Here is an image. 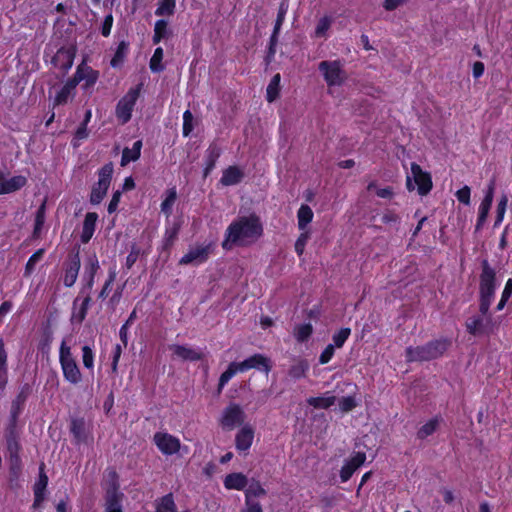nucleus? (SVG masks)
<instances>
[{"label":"nucleus","instance_id":"f257e3e1","mask_svg":"<svg viewBox=\"0 0 512 512\" xmlns=\"http://www.w3.org/2000/svg\"><path fill=\"white\" fill-rule=\"evenodd\" d=\"M261 234L262 225L257 216L238 217L227 227L222 247L230 250L234 246H246L255 242Z\"/></svg>","mask_w":512,"mask_h":512},{"label":"nucleus","instance_id":"f03ea898","mask_svg":"<svg viewBox=\"0 0 512 512\" xmlns=\"http://www.w3.org/2000/svg\"><path fill=\"white\" fill-rule=\"evenodd\" d=\"M59 363L65 381L78 385L82 381V373L72 353L71 347L63 340L59 347Z\"/></svg>","mask_w":512,"mask_h":512},{"label":"nucleus","instance_id":"7ed1b4c3","mask_svg":"<svg viewBox=\"0 0 512 512\" xmlns=\"http://www.w3.org/2000/svg\"><path fill=\"white\" fill-rule=\"evenodd\" d=\"M496 290L495 272L488 265L487 262L483 264L482 273L480 276V312L486 316L489 308L494 299Z\"/></svg>","mask_w":512,"mask_h":512},{"label":"nucleus","instance_id":"20e7f679","mask_svg":"<svg viewBox=\"0 0 512 512\" xmlns=\"http://www.w3.org/2000/svg\"><path fill=\"white\" fill-rule=\"evenodd\" d=\"M153 443L157 449L166 457L182 456L188 452V447L183 445L181 440L166 431H158L153 436Z\"/></svg>","mask_w":512,"mask_h":512},{"label":"nucleus","instance_id":"39448f33","mask_svg":"<svg viewBox=\"0 0 512 512\" xmlns=\"http://www.w3.org/2000/svg\"><path fill=\"white\" fill-rule=\"evenodd\" d=\"M447 346L446 341H434L425 346L408 347L406 349V359L409 362L435 359L445 352Z\"/></svg>","mask_w":512,"mask_h":512},{"label":"nucleus","instance_id":"423d86ee","mask_svg":"<svg viewBox=\"0 0 512 512\" xmlns=\"http://www.w3.org/2000/svg\"><path fill=\"white\" fill-rule=\"evenodd\" d=\"M318 69L329 88V92L334 87L342 86L347 80L343 65L338 60L322 61L319 63Z\"/></svg>","mask_w":512,"mask_h":512},{"label":"nucleus","instance_id":"0eeeda50","mask_svg":"<svg viewBox=\"0 0 512 512\" xmlns=\"http://www.w3.org/2000/svg\"><path fill=\"white\" fill-rule=\"evenodd\" d=\"M406 186L409 191L417 187L420 195H426L432 188L431 176L424 172L418 164L412 163L411 172L407 175Z\"/></svg>","mask_w":512,"mask_h":512},{"label":"nucleus","instance_id":"6e6552de","mask_svg":"<svg viewBox=\"0 0 512 512\" xmlns=\"http://www.w3.org/2000/svg\"><path fill=\"white\" fill-rule=\"evenodd\" d=\"M140 95V86L130 88L127 93L118 101L115 108V115L121 124L127 123Z\"/></svg>","mask_w":512,"mask_h":512},{"label":"nucleus","instance_id":"1a4fd4ad","mask_svg":"<svg viewBox=\"0 0 512 512\" xmlns=\"http://www.w3.org/2000/svg\"><path fill=\"white\" fill-rule=\"evenodd\" d=\"M113 173L111 164L103 166L98 173V182L93 186L90 201L92 204H99L105 197L110 186Z\"/></svg>","mask_w":512,"mask_h":512},{"label":"nucleus","instance_id":"9d476101","mask_svg":"<svg viewBox=\"0 0 512 512\" xmlns=\"http://www.w3.org/2000/svg\"><path fill=\"white\" fill-rule=\"evenodd\" d=\"M72 78L74 79L76 85L82 83L81 89L83 91L91 93L92 88L99 78V73L98 71L88 66L85 61H82L77 66Z\"/></svg>","mask_w":512,"mask_h":512},{"label":"nucleus","instance_id":"9b49d317","mask_svg":"<svg viewBox=\"0 0 512 512\" xmlns=\"http://www.w3.org/2000/svg\"><path fill=\"white\" fill-rule=\"evenodd\" d=\"M245 412L238 404L228 405L221 414L219 423L223 429L232 430L245 420Z\"/></svg>","mask_w":512,"mask_h":512},{"label":"nucleus","instance_id":"f8f14e48","mask_svg":"<svg viewBox=\"0 0 512 512\" xmlns=\"http://www.w3.org/2000/svg\"><path fill=\"white\" fill-rule=\"evenodd\" d=\"M76 56V47L73 45L59 49L52 59L53 66L62 73L68 72Z\"/></svg>","mask_w":512,"mask_h":512},{"label":"nucleus","instance_id":"ddd939ff","mask_svg":"<svg viewBox=\"0 0 512 512\" xmlns=\"http://www.w3.org/2000/svg\"><path fill=\"white\" fill-rule=\"evenodd\" d=\"M240 372H246L250 369H257L268 374L271 370V363L269 358L262 354H254L247 359L238 362Z\"/></svg>","mask_w":512,"mask_h":512},{"label":"nucleus","instance_id":"4468645a","mask_svg":"<svg viewBox=\"0 0 512 512\" xmlns=\"http://www.w3.org/2000/svg\"><path fill=\"white\" fill-rule=\"evenodd\" d=\"M467 331L472 335H481L492 331V320L490 315L473 316L467 319L465 323Z\"/></svg>","mask_w":512,"mask_h":512},{"label":"nucleus","instance_id":"2eb2a0df","mask_svg":"<svg viewBox=\"0 0 512 512\" xmlns=\"http://www.w3.org/2000/svg\"><path fill=\"white\" fill-rule=\"evenodd\" d=\"M210 254V245H198L189 249V251L182 256L179 263L182 265L200 264L207 260Z\"/></svg>","mask_w":512,"mask_h":512},{"label":"nucleus","instance_id":"dca6fc26","mask_svg":"<svg viewBox=\"0 0 512 512\" xmlns=\"http://www.w3.org/2000/svg\"><path fill=\"white\" fill-rule=\"evenodd\" d=\"M365 460L366 454L364 452L354 453L348 460L345 461L340 470L341 481L347 482L353 473L364 464Z\"/></svg>","mask_w":512,"mask_h":512},{"label":"nucleus","instance_id":"f3484780","mask_svg":"<svg viewBox=\"0 0 512 512\" xmlns=\"http://www.w3.org/2000/svg\"><path fill=\"white\" fill-rule=\"evenodd\" d=\"M254 439V429L250 425H244L236 434L235 445L239 452L249 450Z\"/></svg>","mask_w":512,"mask_h":512},{"label":"nucleus","instance_id":"a211bd4d","mask_svg":"<svg viewBox=\"0 0 512 512\" xmlns=\"http://www.w3.org/2000/svg\"><path fill=\"white\" fill-rule=\"evenodd\" d=\"M169 349L174 357L183 361H197L203 356L201 351L184 345H171Z\"/></svg>","mask_w":512,"mask_h":512},{"label":"nucleus","instance_id":"6ab92c4d","mask_svg":"<svg viewBox=\"0 0 512 512\" xmlns=\"http://www.w3.org/2000/svg\"><path fill=\"white\" fill-rule=\"evenodd\" d=\"M122 498L123 494L116 487L109 489L105 497V512H123Z\"/></svg>","mask_w":512,"mask_h":512},{"label":"nucleus","instance_id":"aec40b11","mask_svg":"<svg viewBox=\"0 0 512 512\" xmlns=\"http://www.w3.org/2000/svg\"><path fill=\"white\" fill-rule=\"evenodd\" d=\"M76 83L73 78H70L66 81V83L60 88V90L56 93L54 98V103L56 105L66 104L69 100H71L75 96L76 92Z\"/></svg>","mask_w":512,"mask_h":512},{"label":"nucleus","instance_id":"412c9836","mask_svg":"<svg viewBox=\"0 0 512 512\" xmlns=\"http://www.w3.org/2000/svg\"><path fill=\"white\" fill-rule=\"evenodd\" d=\"M27 183V179L24 176L18 175L13 176L10 179L5 180L4 178L0 181V195L13 193L20 190Z\"/></svg>","mask_w":512,"mask_h":512},{"label":"nucleus","instance_id":"4be33fe9","mask_svg":"<svg viewBox=\"0 0 512 512\" xmlns=\"http://www.w3.org/2000/svg\"><path fill=\"white\" fill-rule=\"evenodd\" d=\"M336 402V396L327 391L320 396L310 397L307 399V403L315 409H328L333 406Z\"/></svg>","mask_w":512,"mask_h":512},{"label":"nucleus","instance_id":"5701e85b","mask_svg":"<svg viewBox=\"0 0 512 512\" xmlns=\"http://www.w3.org/2000/svg\"><path fill=\"white\" fill-rule=\"evenodd\" d=\"M90 304V297L86 296L81 302L79 299H75L73 303V311L71 315L72 323L80 324L86 317L88 307Z\"/></svg>","mask_w":512,"mask_h":512},{"label":"nucleus","instance_id":"b1692460","mask_svg":"<svg viewBox=\"0 0 512 512\" xmlns=\"http://www.w3.org/2000/svg\"><path fill=\"white\" fill-rule=\"evenodd\" d=\"M97 219L98 215L94 212H89L86 214L81 233V241L83 243H87L92 238L95 231Z\"/></svg>","mask_w":512,"mask_h":512},{"label":"nucleus","instance_id":"393cba45","mask_svg":"<svg viewBox=\"0 0 512 512\" xmlns=\"http://www.w3.org/2000/svg\"><path fill=\"white\" fill-rule=\"evenodd\" d=\"M244 176L242 169L237 166H230L224 170L220 182L224 186L238 184Z\"/></svg>","mask_w":512,"mask_h":512},{"label":"nucleus","instance_id":"a878e982","mask_svg":"<svg viewBox=\"0 0 512 512\" xmlns=\"http://www.w3.org/2000/svg\"><path fill=\"white\" fill-rule=\"evenodd\" d=\"M48 484V477L44 473L43 466L40 467L39 478L34 485V506H39L45 498V490Z\"/></svg>","mask_w":512,"mask_h":512},{"label":"nucleus","instance_id":"bb28decb","mask_svg":"<svg viewBox=\"0 0 512 512\" xmlns=\"http://www.w3.org/2000/svg\"><path fill=\"white\" fill-rule=\"evenodd\" d=\"M79 269H80V260L76 256L67 265L66 270H65L63 282L66 287H71L75 284L77 277H78Z\"/></svg>","mask_w":512,"mask_h":512},{"label":"nucleus","instance_id":"cd10ccee","mask_svg":"<svg viewBox=\"0 0 512 512\" xmlns=\"http://www.w3.org/2000/svg\"><path fill=\"white\" fill-rule=\"evenodd\" d=\"M247 485V477L242 473H231L224 479V486L229 490H242Z\"/></svg>","mask_w":512,"mask_h":512},{"label":"nucleus","instance_id":"c85d7f7f","mask_svg":"<svg viewBox=\"0 0 512 512\" xmlns=\"http://www.w3.org/2000/svg\"><path fill=\"white\" fill-rule=\"evenodd\" d=\"M142 142L140 140L134 142L131 148H125L122 153L121 165L125 166L131 161H136L141 155Z\"/></svg>","mask_w":512,"mask_h":512},{"label":"nucleus","instance_id":"c756f323","mask_svg":"<svg viewBox=\"0 0 512 512\" xmlns=\"http://www.w3.org/2000/svg\"><path fill=\"white\" fill-rule=\"evenodd\" d=\"M309 370V364L306 360L300 359L294 362L288 371V375L293 380H297L306 376Z\"/></svg>","mask_w":512,"mask_h":512},{"label":"nucleus","instance_id":"7c9ffc66","mask_svg":"<svg viewBox=\"0 0 512 512\" xmlns=\"http://www.w3.org/2000/svg\"><path fill=\"white\" fill-rule=\"evenodd\" d=\"M313 211L308 205H301L297 212L298 227L301 231L306 230L307 225L313 219Z\"/></svg>","mask_w":512,"mask_h":512},{"label":"nucleus","instance_id":"2f4dec72","mask_svg":"<svg viewBox=\"0 0 512 512\" xmlns=\"http://www.w3.org/2000/svg\"><path fill=\"white\" fill-rule=\"evenodd\" d=\"M177 199V192L175 188H170L165 192V197L161 203V212L169 217L172 213L173 206Z\"/></svg>","mask_w":512,"mask_h":512},{"label":"nucleus","instance_id":"473e14b6","mask_svg":"<svg viewBox=\"0 0 512 512\" xmlns=\"http://www.w3.org/2000/svg\"><path fill=\"white\" fill-rule=\"evenodd\" d=\"M240 367L238 362H231L228 368L220 375L218 391L221 392L224 386L238 373Z\"/></svg>","mask_w":512,"mask_h":512},{"label":"nucleus","instance_id":"72a5a7b5","mask_svg":"<svg viewBox=\"0 0 512 512\" xmlns=\"http://www.w3.org/2000/svg\"><path fill=\"white\" fill-rule=\"evenodd\" d=\"M280 74H275L269 82L266 90V98L268 102H273L279 96L280 92Z\"/></svg>","mask_w":512,"mask_h":512},{"label":"nucleus","instance_id":"f704fd0d","mask_svg":"<svg viewBox=\"0 0 512 512\" xmlns=\"http://www.w3.org/2000/svg\"><path fill=\"white\" fill-rule=\"evenodd\" d=\"M7 383V354L4 349V343L0 340V389H3Z\"/></svg>","mask_w":512,"mask_h":512},{"label":"nucleus","instance_id":"c9c22d12","mask_svg":"<svg viewBox=\"0 0 512 512\" xmlns=\"http://www.w3.org/2000/svg\"><path fill=\"white\" fill-rule=\"evenodd\" d=\"M441 419L439 417H435L427 421L422 427L419 429L417 435L420 439H425L431 434H433L439 426Z\"/></svg>","mask_w":512,"mask_h":512},{"label":"nucleus","instance_id":"e433bc0d","mask_svg":"<svg viewBox=\"0 0 512 512\" xmlns=\"http://www.w3.org/2000/svg\"><path fill=\"white\" fill-rule=\"evenodd\" d=\"M313 328L310 323L298 325L294 329V336L299 342L306 341L312 334Z\"/></svg>","mask_w":512,"mask_h":512},{"label":"nucleus","instance_id":"4c0bfd02","mask_svg":"<svg viewBox=\"0 0 512 512\" xmlns=\"http://www.w3.org/2000/svg\"><path fill=\"white\" fill-rule=\"evenodd\" d=\"M491 205H492V203L482 200V202L479 206V209H478V219H477V223H476V230L481 229V227L485 223L488 213H489V210L491 208Z\"/></svg>","mask_w":512,"mask_h":512},{"label":"nucleus","instance_id":"58836bf2","mask_svg":"<svg viewBox=\"0 0 512 512\" xmlns=\"http://www.w3.org/2000/svg\"><path fill=\"white\" fill-rule=\"evenodd\" d=\"M162 60H163V49L161 47H158V48L155 49L154 54L151 57L150 69L153 72H160V71H162L163 68H164L163 65H162Z\"/></svg>","mask_w":512,"mask_h":512},{"label":"nucleus","instance_id":"ea45409f","mask_svg":"<svg viewBox=\"0 0 512 512\" xmlns=\"http://www.w3.org/2000/svg\"><path fill=\"white\" fill-rule=\"evenodd\" d=\"M94 352L88 345L82 347V362L86 369L93 371L94 368Z\"/></svg>","mask_w":512,"mask_h":512},{"label":"nucleus","instance_id":"a19ab883","mask_svg":"<svg viewBox=\"0 0 512 512\" xmlns=\"http://www.w3.org/2000/svg\"><path fill=\"white\" fill-rule=\"evenodd\" d=\"M367 189L369 191H375L376 195L380 198L390 199L393 197L394 192L391 187H383L380 188L377 186L376 182H371L368 184Z\"/></svg>","mask_w":512,"mask_h":512},{"label":"nucleus","instance_id":"79ce46f5","mask_svg":"<svg viewBox=\"0 0 512 512\" xmlns=\"http://www.w3.org/2000/svg\"><path fill=\"white\" fill-rule=\"evenodd\" d=\"M175 9V0H161L157 9L156 15L164 16L173 14Z\"/></svg>","mask_w":512,"mask_h":512},{"label":"nucleus","instance_id":"37998d69","mask_svg":"<svg viewBox=\"0 0 512 512\" xmlns=\"http://www.w3.org/2000/svg\"><path fill=\"white\" fill-rule=\"evenodd\" d=\"M46 205L45 202L41 204L36 212L34 235L38 236L45 222Z\"/></svg>","mask_w":512,"mask_h":512},{"label":"nucleus","instance_id":"c03bdc74","mask_svg":"<svg viewBox=\"0 0 512 512\" xmlns=\"http://www.w3.org/2000/svg\"><path fill=\"white\" fill-rule=\"evenodd\" d=\"M332 20L329 17H322L315 28V37L321 38L325 37L327 31L329 30L331 26Z\"/></svg>","mask_w":512,"mask_h":512},{"label":"nucleus","instance_id":"a18cd8bd","mask_svg":"<svg viewBox=\"0 0 512 512\" xmlns=\"http://www.w3.org/2000/svg\"><path fill=\"white\" fill-rule=\"evenodd\" d=\"M350 334V328H342L337 333H335L332 338L334 347L341 348L349 338Z\"/></svg>","mask_w":512,"mask_h":512},{"label":"nucleus","instance_id":"49530a36","mask_svg":"<svg viewBox=\"0 0 512 512\" xmlns=\"http://www.w3.org/2000/svg\"><path fill=\"white\" fill-rule=\"evenodd\" d=\"M166 32H167V23H166V21L165 20H158L155 23V28H154V36H153L154 43L160 42L161 39H163L165 37Z\"/></svg>","mask_w":512,"mask_h":512},{"label":"nucleus","instance_id":"de8ad7c7","mask_svg":"<svg viewBox=\"0 0 512 512\" xmlns=\"http://www.w3.org/2000/svg\"><path fill=\"white\" fill-rule=\"evenodd\" d=\"M507 203H508V198H507V196L503 195L498 203V206H497V215H496V220H495V224H494L495 227L499 226L502 223V221L504 219L505 212H506Z\"/></svg>","mask_w":512,"mask_h":512},{"label":"nucleus","instance_id":"09e8293b","mask_svg":"<svg viewBox=\"0 0 512 512\" xmlns=\"http://www.w3.org/2000/svg\"><path fill=\"white\" fill-rule=\"evenodd\" d=\"M339 408L342 412H349L357 406V401L354 396H346L338 401Z\"/></svg>","mask_w":512,"mask_h":512},{"label":"nucleus","instance_id":"8fccbe9b","mask_svg":"<svg viewBox=\"0 0 512 512\" xmlns=\"http://www.w3.org/2000/svg\"><path fill=\"white\" fill-rule=\"evenodd\" d=\"M309 237H310L309 232L307 230H304L297 238V240L295 242V251L299 256H301L304 253V249L308 242Z\"/></svg>","mask_w":512,"mask_h":512},{"label":"nucleus","instance_id":"3c124183","mask_svg":"<svg viewBox=\"0 0 512 512\" xmlns=\"http://www.w3.org/2000/svg\"><path fill=\"white\" fill-rule=\"evenodd\" d=\"M180 230V225L178 223H173L166 227L164 240L167 244H172L176 239L178 232Z\"/></svg>","mask_w":512,"mask_h":512},{"label":"nucleus","instance_id":"603ef678","mask_svg":"<svg viewBox=\"0 0 512 512\" xmlns=\"http://www.w3.org/2000/svg\"><path fill=\"white\" fill-rule=\"evenodd\" d=\"M457 200L464 205H470L471 203V189L469 186L465 185L461 189H459L455 194Z\"/></svg>","mask_w":512,"mask_h":512},{"label":"nucleus","instance_id":"864d4df0","mask_svg":"<svg viewBox=\"0 0 512 512\" xmlns=\"http://www.w3.org/2000/svg\"><path fill=\"white\" fill-rule=\"evenodd\" d=\"M193 115L189 110L183 114V135L188 136L193 131Z\"/></svg>","mask_w":512,"mask_h":512},{"label":"nucleus","instance_id":"5fc2aeb1","mask_svg":"<svg viewBox=\"0 0 512 512\" xmlns=\"http://www.w3.org/2000/svg\"><path fill=\"white\" fill-rule=\"evenodd\" d=\"M240 512H263V509L259 502L251 499H245L244 507Z\"/></svg>","mask_w":512,"mask_h":512},{"label":"nucleus","instance_id":"6e6d98bb","mask_svg":"<svg viewBox=\"0 0 512 512\" xmlns=\"http://www.w3.org/2000/svg\"><path fill=\"white\" fill-rule=\"evenodd\" d=\"M334 352H335L334 345L333 344L327 345L326 348L320 354V357H319L320 364L328 363L332 359Z\"/></svg>","mask_w":512,"mask_h":512},{"label":"nucleus","instance_id":"4d7b16f0","mask_svg":"<svg viewBox=\"0 0 512 512\" xmlns=\"http://www.w3.org/2000/svg\"><path fill=\"white\" fill-rule=\"evenodd\" d=\"M43 250L40 249L36 251L28 260L26 264V272L30 273L33 269L35 264L42 258Z\"/></svg>","mask_w":512,"mask_h":512},{"label":"nucleus","instance_id":"13d9d810","mask_svg":"<svg viewBox=\"0 0 512 512\" xmlns=\"http://www.w3.org/2000/svg\"><path fill=\"white\" fill-rule=\"evenodd\" d=\"M115 277H116L115 271H111L110 274H109L108 280L105 282L102 290L100 291V294H99L100 298H106L107 297V295H108V293L110 291L111 285L113 284V282L115 280Z\"/></svg>","mask_w":512,"mask_h":512},{"label":"nucleus","instance_id":"bf43d9fd","mask_svg":"<svg viewBox=\"0 0 512 512\" xmlns=\"http://www.w3.org/2000/svg\"><path fill=\"white\" fill-rule=\"evenodd\" d=\"M99 268V264H98V261L97 259H91L90 262H89V279H88V288L90 289L93 285V281H94V275L95 273L97 272Z\"/></svg>","mask_w":512,"mask_h":512},{"label":"nucleus","instance_id":"052dcab7","mask_svg":"<svg viewBox=\"0 0 512 512\" xmlns=\"http://www.w3.org/2000/svg\"><path fill=\"white\" fill-rule=\"evenodd\" d=\"M265 494V490L259 485H251L246 491V499H250L251 496H262Z\"/></svg>","mask_w":512,"mask_h":512},{"label":"nucleus","instance_id":"680f3d73","mask_svg":"<svg viewBox=\"0 0 512 512\" xmlns=\"http://www.w3.org/2000/svg\"><path fill=\"white\" fill-rule=\"evenodd\" d=\"M120 197H121V192L120 191H116L113 194L112 199L110 200V203L108 205V212L109 213H113L117 209L119 201H120Z\"/></svg>","mask_w":512,"mask_h":512},{"label":"nucleus","instance_id":"e2e57ef3","mask_svg":"<svg viewBox=\"0 0 512 512\" xmlns=\"http://www.w3.org/2000/svg\"><path fill=\"white\" fill-rule=\"evenodd\" d=\"M407 0H384L383 6L386 10L392 11L404 4Z\"/></svg>","mask_w":512,"mask_h":512},{"label":"nucleus","instance_id":"0e129e2a","mask_svg":"<svg viewBox=\"0 0 512 512\" xmlns=\"http://www.w3.org/2000/svg\"><path fill=\"white\" fill-rule=\"evenodd\" d=\"M284 17H285V10L283 8L280 9L278 15H277V19H276V23H275V27H274V32H273V37L276 36V34L279 32L280 30V27L284 21Z\"/></svg>","mask_w":512,"mask_h":512},{"label":"nucleus","instance_id":"69168bd1","mask_svg":"<svg viewBox=\"0 0 512 512\" xmlns=\"http://www.w3.org/2000/svg\"><path fill=\"white\" fill-rule=\"evenodd\" d=\"M472 72H473V76L475 78H479L483 75L484 73V64L482 62H475L473 64V69H472Z\"/></svg>","mask_w":512,"mask_h":512},{"label":"nucleus","instance_id":"338daca9","mask_svg":"<svg viewBox=\"0 0 512 512\" xmlns=\"http://www.w3.org/2000/svg\"><path fill=\"white\" fill-rule=\"evenodd\" d=\"M87 137H88L87 126L84 124H81V126L77 129V131L75 133V138L77 140H83V139H86Z\"/></svg>","mask_w":512,"mask_h":512},{"label":"nucleus","instance_id":"774afa93","mask_svg":"<svg viewBox=\"0 0 512 512\" xmlns=\"http://www.w3.org/2000/svg\"><path fill=\"white\" fill-rule=\"evenodd\" d=\"M511 295H512V279H508L505 284V287H504L501 297L504 298V300H508Z\"/></svg>","mask_w":512,"mask_h":512}]
</instances>
